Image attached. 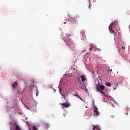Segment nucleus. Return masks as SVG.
<instances>
[{
	"mask_svg": "<svg viewBox=\"0 0 130 130\" xmlns=\"http://www.w3.org/2000/svg\"><path fill=\"white\" fill-rule=\"evenodd\" d=\"M73 36H74V35L73 34H69L68 36H67V37L68 38H70V37H73Z\"/></svg>",
	"mask_w": 130,
	"mask_h": 130,
	"instance_id": "nucleus-12",
	"label": "nucleus"
},
{
	"mask_svg": "<svg viewBox=\"0 0 130 130\" xmlns=\"http://www.w3.org/2000/svg\"><path fill=\"white\" fill-rule=\"evenodd\" d=\"M79 99H80V100H81L82 101H83V100L82 99V98H81V96L79 97Z\"/></svg>",
	"mask_w": 130,
	"mask_h": 130,
	"instance_id": "nucleus-18",
	"label": "nucleus"
},
{
	"mask_svg": "<svg viewBox=\"0 0 130 130\" xmlns=\"http://www.w3.org/2000/svg\"><path fill=\"white\" fill-rule=\"evenodd\" d=\"M105 85L106 86H107V87H111V84L109 82H106Z\"/></svg>",
	"mask_w": 130,
	"mask_h": 130,
	"instance_id": "nucleus-9",
	"label": "nucleus"
},
{
	"mask_svg": "<svg viewBox=\"0 0 130 130\" xmlns=\"http://www.w3.org/2000/svg\"><path fill=\"white\" fill-rule=\"evenodd\" d=\"M18 86V82L15 81L14 83L12 84V87L13 89H16Z\"/></svg>",
	"mask_w": 130,
	"mask_h": 130,
	"instance_id": "nucleus-6",
	"label": "nucleus"
},
{
	"mask_svg": "<svg viewBox=\"0 0 130 130\" xmlns=\"http://www.w3.org/2000/svg\"><path fill=\"white\" fill-rule=\"evenodd\" d=\"M114 90H116V87H114Z\"/></svg>",
	"mask_w": 130,
	"mask_h": 130,
	"instance_id": "nucleus-21",
	"label": "nucleus"
},
{
	"mask_svg": "<svg viewBox=\"0 0 130 130\" xmlns=\"http://www.w3.org/2000/svg\"><path fill=\"white\" fill-rule=\"evenodd\" d=\"M114 117H115V116L114 115H112L111 116V118H114Z\"/></svg>",
	"mask_w": 130,
	"mask_h": 130,
	"instance_id": "nucleus-15",
	"label": "nucleus"
},
{
	"mask_svg": "<svg viewBox=\"0 0 130 130\" xmlns=\"http://www.w3.org/2000/svg\"><path fill=\"white\" fill-rule=\"evenodd\" d=\"M99 128V126H98V125H93V129L92 130H95V129H98Z\"/></svg>",
	"mask_w": 130,
	"mask_h": 130,
	"instance_id": "nucleus-10",
	"label": "nucleus"
},
{
	"mask_svg": "<svg viewBox=\"0 0 130 130\" xmlns=\"http://www.w3.org/2000/svg\"><path fill=\"white\" fill-rule=\"evenodd\" d=\"M15 129L16 130H21V128H20V127H19V125H16V127H15Z\"/></svg>",
	"mask_w": 130,
	"mask_h": 130,
	"instance_id": "nucleus-11",
	"label": "nucleus"
},
{
	"mask_svg": "<svg viewBox=\"0 0 130 130\" xmlns=\"http://www.w3.org/2000/svg\"><path fill=\"white\" fill-rule=\"evenodd\" d=\"M36 96H38V89H36Z\"/></svg>",
	"mask_w": 130,
	"mask_h": 130,
	"instance_id": "nucleus-14",
	"label": "nucleus"
},
{
	"mask_svg": "<svg viewBox=\"0 0 130 130\" xmlns=\"http://www.w3.org/2000/svg\"><path fill=\"white\" fill-rule=\"evenodd\" d=\"M117 74H118V72H117Z\"/></svg>",
	"mask_w": 130,
	"mask_h": 130,
	"instance_id": "nucleus-26",
	"label": "nucleus"
},
{
	"mask_svg": "<svg viewBox=\"0 0 130 130\" xmlns=\"http://www.w3.org/2000/svg\"><path fill=\"white\" fill-rule=\"evenodd\" d=\"M89 8H90V9H91V8H90V5H89Z\"/></svg>",
	"mask_w": 130,
	"mask_h": 130,
	"instance_id": "nucleus-24",
	"label": "nucleus"
},
{
	"mask_svg": "<svg viewBox=\"0 0 130 130\" xmlns=\"http://www.w3.org/2000/svg\"><path fill=\"white\" fill-rule=\"evenodd\" d=\"M90 50H92V48H89V49Z\"/></svg>",
	"mask_w": 130,
	"mask_h": 130,
	"instance_id": "nucleus-19",
	"label": "nucleus"
},
{
	"mask_svg": "<svg viewBox=\"0 0 130 130\" xmlns=\"http://www.w3.org/2000/svg\"><path fill=\"white\" fill-rule=\"evenodd\" d=\"M61 105H62V106H63V107H65L66 108H68V107H70V106H71V104H70V103H62L61 104Z\"/></svg>",
	"mask_w": 130,
	"mask_h": 130,
	"instance_id": "nucleus-5",
	"label": "nucleus"
},
{
	"mask_svg": "<svg viewBox=\"0 0 130 130\" xmlns=\"http://www.w3.org/2000/svg\"><path fill=\"white\" fill-rule=\"evenodd\" d=\"M69 47H70V48H73L75 47V44H74L73 42H70L69 43Z\"/></svg>",
	"mask_w": 130,
	"mask_h": 130,
	"instance_id": "nucleus-7",
	"label": "nucleus"
},
{
	"mask_svg": "<svg viewBox=\"0 0 130 130\" xmlns=\"http://www.w3.org/2000/svg\"><path fill=\"white\" fill-rule=\"evenodd\" d=\"M98 50H101L100 49H98Z\"/></svg>",
	"mask_w": 130,
	"mask_h": 130,
	"instance_id": "nucleus-25",
	"label": "nucleus"
},
{
	"mask_svg": "<svg viewBox=\"0 0 130 130\" xmlns=\"http://www.w3.org/2000/svg\"><path fill=\"white\" fill-rule=\"evenodd\" d=\"M122 49H125V47H122Z\"/></svg>",
	"mask_w": 130,
	"mask_h": 130,
	"instance_id": "nucleus-17",
	"label": "nucleus"
},
{
	"mask_svg": "<svg viewBox=\"0 0 130 130\" xmlns=\"http://www.w3.org/2000/svg\"><path fill=\"white\" fill-rule=\"evenodd\" d=\"M117 23V21H114V22L111 23V24L109 25V29L110 33H114V34H115L114 31L116 30V28H115V25H116Z\"/></svg>",
	"mask_w": 130,
	"mask_h": 130,
	"instance_id": "nucleus-2",
	"label": "nucleus"
},
{
	"mask_svg": "<svg viewBox=\"0 0 130 130\" xmlns=\"http://www.w3.org/2000/svg\"><path fill=\"white\" fill-rule=\"evenodd\" d=\"M86 80V75H81L80 77L79 78L78 80V83H80V84H81L82 85H84L85 84V81Z\"/></svg>",
	"mask_w": 130,
	"mask_h": 130,
	"instance_id": "nucleus-3",
	"label": "nucleus"
},
{
	"mask_svg": "<svg viewBox=\"0 0 130 130\" xmlns=\"http://www.w3.org/2000/svg\"><path fill=\"white\" fill-rule=\"evenodd\" d=\"M75 96H77V97H78V98H80V96H79V95H77V94H75Z\"/></svg>",
	"mask_w": 130,
	"mask_h": 130,
	"instance_id": "nucleus-16",
	"label": "nucleus"
},
{
	"mask_svg": "<svg viewBox=\"0 0 130 130\" xmlns=\"http://www.w3.org/2000/svg\"><path fill=\"white\" fill-rule=\"evenodd\" d=\"M58 88H59V92L61 93V88H60V85L58 86Z\"/></svg>",
	"mask_w": 130,
	"mask_h": 130,
	"instance_id": "nucleus-13",
	"label": "nucleus"
},
{
	"mask_svg": "<svg viewBox=\"0 0 130 130\" xmlns=\"http://www.w3.org/2000/svg\"><path fill=\"white\" fill-rule=\"evenodd\" d=\"M94 110L93 111V116H95V117H98V116H99L100 115V112L98 111V109L97 107L93 106Z\"/></svg>",
	"mask_w": 130,
	"mask_h": 130,
	"instance_id": "nucleus-4",
	"label": "nucleus"
},
{
	"mask_svg": "<svg viewBox=\"0 0 130 130\" xmlns=\"http://www.w3.org/2000/svg\"><path fill=\"white\" fill-rule=\"evenodd\" d=\"M63 98H64V99H66V96H63Z\"/></svg>",
	"mask_w": 130,
	"mask_h": 130,
	"instance_id": "nucleus-22",
	"label": "nucleus"
},
{
	"mask_svg": "<svg viewBox=\"0 0 130 130\" xmlns=\"http://www.w3.org/2000/svg\"><path fill=\"white\" fill-rule=\"evenodd\" d=\"M109 71H110V72H112V69H111V70H110Z\"/></svg>",
	"mask_w": 130,
	"mask_h": 130,
	"instance_id": "nucleus-20",
	"label": "nucleus"
},
{
	"mask_svg": "<svg viewBox=\"0 0 130 130\" xmlns=\"http://www.w3.org/2000/svg\"><path fill=\"white\" fill-rule=\"evenodd\" d=\"M105 89V87L102 85H100L98 87H96V90L98 91V92H100L102 95H103L105 97H106L108 100H111V101H112V100H113V98L105 94V92L102 90Z\"/></svg>",
	"mask_w": 130,
	"mask_h": 130,
	"instance_id": "nucleus-1",
	"label": "nucleus"
},
{
	"mask_svg": "<svg viewBox=\"0 0 130 130\" xmlns=\"http://www.w3.org/2000/svg\"><path fill=\"white\" fill-rule=\"evenodd\" d=\"M45 127L46 128H48L49 127H50V125L48 123H45Z\"/></svg>",
	"mask_w": 130,
	"mask_h": 130,
	"instance_id": "nucleus-8",
	"label": "nucleus"
},
{
	"mask_svg": "<svg viewBox=\"0 0 130 130\" xmlns=\"http://www.w3.org/2000/svg\"><path fill=\"white\" fill-rule=\"evenodd\" d=\"M72 21H75V19H72Z\"/></svg>",
	"mask_w": 130,
	"mask_h": 130,
	"instance_id": "nucleus-23",
	"label": "nucleus"
}]
</instances>
